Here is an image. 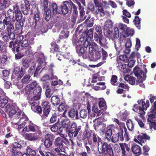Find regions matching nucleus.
I'll return each mask as SVG.
<instances>
[{"label": "nucleus", "mask_w": 156, "mask_h": 156, "mask_svg": "<svg viewBox=\"0 0 156 156\" xmlns=\"http://www.w3.org/2000/svg\"><path fill=\"white\" fill-rule=\"evenodd\" d=\"M86 39L83 41H73L74 46H77L76 47V52L80 56H82L84 58H88L89 56V51L87 48L90 44V42Z\"/></svg>", "instance_id": "obj_1"}, {"label": "nucleus", "mask_w": 156, "mask_h": 156, "mask_svg": "<svg viewBox=\"0 0 156 156\" xmlns=\"http://www.w3.org/2000/svg\"><path fill=\"white\" fill-rule=\"evenodd\" d=\"M63 2V5H61L59 8L56 2L52 3L51 6L53 14L55 15L58 14L65 15L69 12L73 2L66 1Z\"/></svg>", "instance_id": "obj_2"}, {"label": "nucleus", "mask_w": 156, "mask_h": 156, "mask_svg": "<svg viewBox=\"0 0 156 156\" xmlns=\"http://www.w3.org/2000/svg\"><path fill=\"white\" fill-rule=\"evenodd\" d=\"M144 68V71L140 69L137 66H136L133 69V72L135 76L138 79L136 81V84H138L140 83H142L144 80H145L146 77V73L147 72V69L146 68V65L144 64L143 65Z\"/></svg>", "instance_id": "obj_3"}, {"label": "nucleus", "mask_w": 156, "mask_h": 156, "mask_svg": "<svg viewBox=\"0 0 156 156\" xmlns=\"http://www.w3.org/2000/svg\"><path fill=\"white\" fill-rule=\"evenodd\" d=\"M125 133L123 136L124 131L123 130L120 128L118 129L117 133L113 134L111 137V140L112 142L115 143L119 140L120 141H123L125 140L126 141H127L129 140V134L126 128L124 127Z\"/></svg>", "instance_id": "obj_4"}, {"label": "nucleus", "mask_w": 156, "mask_h": 156, "mask_svg": "<svg viewBox=\"0 0 156 156\" xmlns=\"http://www.w3.org/2000/svg\"><path fill=\"white\" fill-rule=\"evenodd\" d=\"M5 18L3 21L5 25L7 26L6 29V33L10 37V39L12 40H14L15 38V35L14 33V26L12 23V19L6 16V14L5 15Z\"/></svg>", "instance_id": "obj_5"}, {"label": "nucleus", "mask_w": 156, "mask_h": 156, "mask_svg": "<svg viewBox=\"0 0 156 156\" xmlns=\"http://www.w3.org/2000/svg\"><path fill=\"white\" fill-rule=\"evenodd\" d=\"M98 149L99 153L103 154L104 156H114L112 147L106 142L101 143V145L98 146Z\"/></svg>", "instance_id": "obj_6"}, {"label": "nucleus", "mask_w": 156, "mask_h": 156, "mask_svg": "<svg viewBox=\"0 0 156 156\" xmlns=\"http://www.w3.org/2000/svg\"><path fill=\"white\" fill-rule=\"evenodd\" d=\"M138 104L134 105L133 107L136 109L133 108L132 110L135 112H136L138 110H139V113L140 115L144 114L145 112L144 110H146L149 107L150 104L149 100H147L146 102H145L143 99H141L137 101Z\"/></svg>", "instance_id": "obj_7"}, {"label": "nucleus", "mask_w": 156, "mask_h": 156, "mask_svg": "<svg viewBox=\"0 0 156 156\" xmlns=\"http://www.w3.org/2000/svg\"><path fill=\"white\" fill-rule=\"evenodd\" d=\"M82 126L73 122L71 124L70 129L68 132V135L69 137H76L78 134L81 131Z\"/></svg>", "instance_id": "obj_8"}, {"label": "nucleus", "mask_w": 156, "mask_h": 156, "mask_svg": "<svg viewBox=\"0 0 156 156\" xmlns=\"http://www.w3.org/2000/svg\"><path fill=\"white\" fill-rule=\"evenodd\" d=\"M63 141L59 137H57L54 141L55 145L57 147L55 149V151L58 153V154H61V152H65L66 151L65 146L63 144Z\"/></svg>", "instance_id": "obj_9"}, {"label": "nucleus", "mask_w": 156, "mask_h": 156, "mask_svg": "<svg viewBox=\"0 0 156 156\" xmlns=\"http://www.w3.org/2000/svg\"><path fill=\"white\" fill-rule=\"evenodd\" d=\"M5 107L6 111H9V117H12L14 116L15 119H18L20 117L21 112H16L15 107L13 105L8 104Z\"/></svg>", "instance_id": "obj_10"}, {"label": "nucleus", "mask_w": 156, "mask_h": 156, "mask_svg": "<svg viewBox=\"0 0 156 156\" xmlns=\"http://www.w3.org/2000/svg\"><path fill=\"white\" fill-rule=\"evenodd\" d=\"M97 33H94V40L101 47H105L106 46L107 42L106 38L104 37L102 34H97Z\"/></svg>", "instance_id": "obj_11"}, {"label": "nucleus", "mask_w": 156, "mask_h": 156, "mask_svg": "<svg viewBox=\"0 0 156 156\" xmlns=\"http://www.w3.org/2000/svg\"><path fill=\"white\" fill-rule=\"evenodd\" d=\"M41 107L43 109V114L41 115L42 118H46L48 116L51 111V108L49 103L46 101H44L41 103Z\"/></svg>", "instance_id": "obj_12"}, {"label": "nucleus", "mask_w": 156, "mask_h": 156, "mask_svg": "<svg viewBox=\"0 0 156 156\" xmlns=\"http://www.w3.org/2000/svg\"><path fill=\"white\" fill-rule=\"evenodd\" d=\"M55 137V136L51 133H48L45 135L44 145L45 147L49 148L52 146Z\"/></svg>", "instance_id": "obj_13"}, {"label": "nucleus", "mask_w": 156, "mask_h": 156, "mask_svg": "<svg viewBox=\"0 0 156 156\" xmlns=\"http://www.w3.org/2000/svg\"><path fill=\"white\" fill-rule=\"evenodd\" d=\"M42 133L41 131H38L37 133H26L23 135V136L26 140L30 141H36L38 139Z\"/></svg>", "instance_id": "obj_14"}, {"label": "nucleus", "mask_w": 156, "mask_h": 156, "mask_svg": "<svg viewBox=\"0 0 156 156\" xmlns=\"http://www.w3.org/2000/svg\"><path fill=\"white\" fill-rule=\"evenodd\" d=\"M25 73V70L23 69V68H21L20 69V67L17 66L15 67L13 70V74L12 75V77H13L15 78V76L14 75L17 76V79L18 80L20 79L23 76Z\"/></svg>", "instance_id": "obj_15"}, {"label": "nucleus", "mask_w": 156, "mask_h": 156, "mask_svg": "<svg viewBox=\"0 0 156 156\" xmlns=\"http://www.w3.org/2000/svg\"><path fill=\"white\" fill-rule=\"evenodd\" d=\"M23 3H22L20 5V8L23 13L25 15L28 14V11L30 8L29 1L28 0H23Z\"/></svg>", "instance_id": "obj_16"}, {"label": "nucleus", "mask_w": 156, "mask_h": 156, "mask_svg": "<svg viewBox=\"0 0 156 156\" xmlns=\"http://www.w3.org/2000/svg\"><path fill=\"white\" fill-rule=\"evenodd\" d=\"M114 32L108 30L107 31V36L108 38L112 40L117 38L119 36V33L118 28L117 27H114Z\"/></svg>", "instance_id": "obj_17"}, {"label": "nucleus", "mask_w": 156, "mask_h": 156, "mask_svg": "<svg viewBox=\"0 0 156 156\" xmlns=\"http://www.w3.org/2000/svg\"><path fill=\"white\" fill-rule=\"evenodd\" d=\"M41 17L40 16L39 12H35L34 13L33 16V24L34 25V27L36 28L37 26H38L41 23Z\"/></svg>", "instance_id": "obj_18"}, {"label": "nucleus", "mask_w": 156, "mask_h": 156, "mask_svg": "<svg viewBox=\"0 0 156 156\" xmlns=\"http://www.w3.org/2000/svg\"><path fill=\"white\" fill-rule=\"evenodd\" d=\"M28 120V119L27 117L25 115H24L23 116V117H21L17 123H15V124L16 125L20 124L18 126V129H20L25 126V125L27 124Z\"/></svg>", "instance_id": "obj_19"}, {"label": "nucleus", "mask_w": 156, "mask_h": 156, "mask_svg": "<svg viewBox=\"0 0 156 156\" xmlns=\"http://www.w3.org/2000/svg\"><path fill=\"white\" fill-rule=\"evenodd\" d=\"M88 58L91 61H95L100 59L101 55L99 51H95L94 53L93 52H89Z\"/></svg>", "instance_id": "obj_20"}, {"label": "nucleus", "mask_w": 156, "mask_h": 156, "mask_svg": "<svg viewBox=\"0 0 156 156\" xmlns=\"http://www.w3.org/2000/svg\"><path fill=\"white\" fill-rule=\"evenodd\" d=\"M92 139L93 142L91 141L88 140V143L89 145H92L94 144H97L98 145V146H99V143L100 142L102 143V140L98 136L97 134L95 133H94L92 134Z\"/></svg>", "instance_id": "obj_21"}, {"label": "nucleus", "mask_w": 156, "mask_h": 156, "mask_svg": "<svg viewBox=\"0 0 156 156\" xmlns=\"http://www.w3.org/2000/svg\"><path fill=\"white\" fill-rule=\"evenodd\" d=\"M37 126L32 123L27 125L23 129L22 132L24 133L29 132H34L36 131V128Z\"/></svg>", "instance_id": "obj_22"}, {"label": "nucleus", "mask_w": 156, "mask_h": 156, "mask_svg": "<svg viewBox=\"0 0 156 156\" xmlns=\"http://www.w3.org/2000/svg\"><path fill=\"white\" fill-rule=\"evenodd\" d=\"M68 116L71 119H74L75 117V119L78 120L80 119L78 116V111L73 108H71L68 112Z\"/></svg>", "instance_id": "obj_23"}, {"label": "nucleus", "mask_w": 156, "mask_h": 156, "mask_svg": "<svg viewBox=\"0 0 156 156\" xmlns=\"http://www.w3.org/2000/svg\"><path fill=\"white\" fill-rule=\"evenodd\" d=\"M30 77V74L25 75L21 80L22 83L20 85H18V88L20 89H21L23 87V84H26L29 83L31 80Z\"/></svg>", "instance_id": "obj_24"}, {"label": "nucleus", "mask_w": 156, "mask_h": 156, "mask_svg": "<svg viewBox=\"0 0 156 156\" xmlns=\"http://www.w3.org/2000/svg\"><path fill=\"white\" fill-rule=\"evenodd\" d=\"M42 92V88L40 86L37 87L33 92V95H34L36 100H39L41 98Z\"/></svg>", "instance_id": "obj_25"}, {"label": "nucleus", "mask_w": 156, "mask_h": 156, "mask_svg": "<svg viewBox=\"0 0 156 156\" xmlns=\"http://www.w3.org/2000/svg\"><path fill=\"white\" fill-rule=\"evenodd\" d=\"M25 94L26 97L27 99L28 102L32 100H36L34 95H33L32 91L29 90H27L25 89Z\"/></svg>", "instance_id": "obj_26"}, {"label": "nucleus", "mask_w": 156, "mask_h": 156, "mask_svg": "<svg viewBox=\"0 0 156 156\" xmlns=\"http://www.w3.org/2000/svg\"><path fill=\"white\" fill-rule=\"evenodd\" d=\"M13 147L12 150V156H16V153L22 147L21 145L18 143L15 142L12 144Z\"/></svg>", "instance_id": "obj_27"}, {"label": "nucleus", "mask_w": 156, "mask_h": 156, "mask_svg": "<svg viewBox=\"0 0 156 156\" xmlns=\"http://www.w3.org/2000/svg\"><path fill=\"white\" fill-rule=\"evenodd\" d=\"M129 61V58L126 55H120L116 59L117 63L119 64L122 62L127 63Z\"/></svg>", "instance_id": "obj_28"}, {"label": "nucleus", "mask_w": 156, "mask_h": 156, "mask_svg": "<svg viewBox=\"0 0 156 156\" xmlns=\"http://www.w3.org/2000/svg\"><path fill=\"white\" fill-rule=\"evenodd\" d=\"M61 124L63 128H65L66 130H69L71 125V122L68 118L64 119L62 120Z\"/></svg>", "instance_id": "obj_29"}, {"label": "nucleus", "mask_w": 156, "mask_h": 156, "mask_svg": "<svg viewBox=\"0 0 156 156\" xmlns=\"http://www.w3.org/2000/svg\"><path fill=\"white\" fill-rule=\"evenodd\" d=\"M131 150L133 152L138 156L141 154V149L140 146L136 144L133 146L131 148Z\"/></svg>", "instance_id": "obj_30"}, {"label": "nucleus", "mask_w": 156, "mask_h": 156, "mask_svg": "<svg viewBox=\"0 0 156 156\" xmlns=\"http://www.w3.org/2000/svg\"><path fill=\"white\" fill-rule=\"evenodd\" d=\"M58 111L60 112H63L62 116L65 117L66 113L67 110V106L66 103H62L58 108Z\"/></svg>", "instance_id": "obj_31"}, {"label": "nucleus", "mask_w": 156, "mask_h": 156, "mask_svg": "<svg viewBox=\"0 0 156 156\" xmlns=\"http://www.w3.org/2000/svg\"><path fill=\"white\" fill-rule=\"evenodd\" d=\"M96 9V11L93 12L94 14L96 15L99 14V16L101 17H103L105 16V12L102 6L97 7Z\"/></svg>", "instance_id": "obj_32"}, {"label": "nucleus", "mask_w": 156, "mask_h": 156, "mask_svg": "<svg viewBox=\"0 0 156 156\" xmlns=\"http://www.w3.org/2000/svg\"><path fill=\"white\" fill-rule=\"evenodd\" d=\"M88 48L89 52H92L93 51H99L98 46L94 42L89 44Z\"/></svg>", "instance_id": "obj_33"}, {"label": "nucleus", "mask_w": 156, "mask_h": 156, "mask_svg": "<svg viewBox=\"0 0 156 156\" xmlns=\"http://www.w3.org/2000/svg\"><path fill=\"white\" fill-rule=\"evenodd\" d=\"M137 139L141 142L144 143V140H150V137L145 133H141L137 137Z\"/></svg>", "instance_id": "obj_34"}, {"label": "nucleus", "mask_w": 156, "mask_h": 156, "mask_svg": "<svg viewBox=\"0 0 156 156\" xmlns=\"http://www.w3.org/2000/svg\"><path fill=\"white\" fill-rule=\"evenodd\" d=\"M50 129L52 132H58V133H62L63 131L62 127L58 126L55 123L51 126Z\"/></svg>", "instance_id": "obj_35"}, {"label": "nucleus", "mask_w": 156, "mask_h": 156, "mask_svg": "<svg viewBox=\"0 0 156 156\" xmlns=\"http://www.w3.org/2000/svg\"><path fill=\"white\" fill-rule=\"evenodd\" d=\"M120 146L122 154L124 155L127 156V154L128 153L125 150H126L128 152L130 150V148L129 147L128 144L126 143L122 144H120Z\"/></svg>", "instance_id": "obj_36"}, {"label": "nucleus", "mask_w": 156, "mask_h": 156, "mask_svg": "<svg viewBox=\"0 0 156 156\" xmlns=\"http://www.w3.org/2000/svg\"><path fill=\"white\" fill-rule=\"evenodd\" d=\"M25 20L23 19L22 20L20 21L16 22L15 23V28L18 30H19V32H20V33L22 32L23 29V26L24 22H25Z\"/></svg>", "instance_id": "obj_37"}, {"label": "nucleus", "mask_w": 156, "mask_h": 156, "mask_svg": "<svg viewBox=\"0 0 156 156\" xmlns=\"http://www.w3.org/2000/svg\"><path fill=\"white\" fill-rule=\"evenodd\" d=\"M134 33V31L133 30H131L129 27H127L126 30H124L122 36L124 37H126L129 36H132Z\"/></svg>", "instance_id": "obj_38"}, {"label": "nucleus", "mask_w": 156, "mask_h": 156, "mask_svg": "<svg viewBox=\"0 0 156 156\" xmlns=\"http://www.w3.org/2000/svg\"><path fill=\"white\" fill-rule=\"evenodd\" d=\"M84 23L85 24L86 27H92L94 24V20L92 18H88L85 20Z\"/></svg>", "instance_id": "obj_39"}, {"label": "nucleus", "mask_w": 156, "mask_h": 156, "mask_svg": "<svg viewBox=\"0 0 156 156\" xmlns=\"http://www.w3.org/2000/svg\"><path fill=\"white\" fill-rule=\"evenodd\" d=\"M124 79L131 85H134L135 84L136 79L133 76L128 75L124 77Z\"/></svg>", "instance_id": "obj_40"}, {"label": "nucleus", "mask_w": 156, "mask_h": 156, "mask_svg": "<svg viewBox=\"0 0 156 156\" xmlns=\"http://www.w3.org/2000/svg\"><path fill=\"white\" fill-rule=\"evenodd\" d=\"M38 100H32L28 102L29 104L30 105L32 110L34 112H35V109L38 106L39 103L37 101Z\"/></svg>", "instance_id": "obj_41"}, {"label": "nucleus", "mask_w": 156, "mask_h": 156, "mask_svg": "<svg viewBox=\"0 0 156 156\" xmlns=\"http://www.w3.org/2000/svg\"><path fill=\"white\" fill-rule=\"evenodd\" d=\"M37 85V83L36 81L34 80L30 84L27 85L25 89H26L27 90L32 91L36 87Z\"/></svg>", "instance_id": "obj_42"}, {"label": "nucleus", "mask_w": 156, "mask_h": 156, "mask_svg": "<svg viewBox=\"0 0 156 156\" xmlns=\"http://www.w3.org/2000/svg\"><path fill=\"white\" fill-rule=\"evenodd\" d=\"M60 101V98L57 96H53L51 97V102L54 106L58 105Z\"/></svg>", "instance_id": "obj_43"}, {"label": "nucleus", "mask_w": 156, "mask_h": 156, "mask_svg": "<svg viewBox=\"0 0 156 156\" xmlns=\"http://www.w3.org/2000/svg\"><path fill=\"white\" fill-rule=\"evenodd\" d=\"M69 32L67 30H63L61 32V34L59 36V41L60 40L67 38L69 36Z\"/></svg>", "instance_id": "obj_44"}, {"label": "nucleus", "mask_w": 156, "mask_h": 156, "mask_svg": "<svg viewBox=\"0 0 156 156\" xmlns=\"http://www.w3.org/2000/svg\"><path fill=\"white\" fill-rule=\"evenodd\" d=\"M51 48L54 50V53L60 52V48L58 46L55 42L53 41L51 44Z\"/></svg>", "instance_id": "obj_45"}, {"label": "nucleus", "mask_w": 156, "mask_h": 156, "mask_svg": "<svg viewBox=\"0 0 156 156\" xmlns=\"http://www.w3.org/2000/svg\"><path fill=\"white\" fill-rule=\"evenodd\" d=\"M140 18L137 16H135L133 20L134 24L139 30L140 29Z\"/></svg>", "instance_id": "obj_46"}, {"label": "nucleus", "mask_w": 156, "mask_h": 156, "mask_svg": "<svg viewBox=\"0 0 156 156\" xmlns=\"http://www.w3.org/2000/svg\"><path fill=\"white\" fill-rule=\"evenodd\" d=\"M69 12H72V15L78 16V11L77 10V8L76 5L73 2L70 10Z\"/></svg>", "instance_id": "obj_47"}, {"label": "nucleus", "mask_w": 156, "mask_h": 156, "mask_svg": "<svg viewBox=\"0 0 156 156\" xmlns=\"http://www.w3.org/2000/svg\"><path fill=\"white\" fill-rule=\"evenodd\" d=\"M113 23L112 21L109 19H107L105 23V29H106L112 28L113 26Z\"/></svg>", "instance_id": "obj_48"}, {"label": "nucleus", "mask_w": 156, "mask_h": 156, "mask_svg": "<svg viewBox=\"0 0 156 156\" xmlns=\"http://www.w3.org/2000/svg\"><path fill=\"white\" fill-rule=\"evenodd\" d=\"M84 7L79 9L80 13V19L82 21L85 19L87 16L85 15V11L84 10Z\"/></svg>", "instance_id": "obj_49"}, {"label": "nucleus", "mask_w": 156, "mask_h": 156, "mask_svg": "<svg viewBox=\"0 0 156 156\" xmlns=\"http://www.w3.org/2000/svg\"><path fill=\"white\" fill-rule=\"evenodd\" d=\"M39 152L41 156H57L54 153L49 152H44L41 149L39 151Z\"/></svg>", "instance_id": "obj_50"}, {"label": "nucleus", "mask_w": 156, "mask_h": 156, "mask_svg": "<svg viewBox=\"0 0 156 156\" xmlns=\"http://www.w3.org/2000/svg\"><path fill=\"white\" fill-rule=\"evenodd\" d=\"M58 119L57 114L55 112H54L52 114L50 118V122L51 123H54L57 122H58L57 121Z\"/></svg>", "instance_id": "obj_51"}, {"label": "nucleus", "mask_w": 156, "mask_h": 156, "mask_svg": "<svg viewBox=\"0 0 156 156\" xmlns=\"http://www.w3.org/2000/svg\"><path fill=\"white\" fill-rule=\"evenodd\" d=\"M88 113L86 109H82L81 110L79 113L80 117L83 119L86 118L87 116Z\"/></svg>", "instance_id": "obj_52"}, {"label": "nucleus", "mask_w": 156, "mask_h": 156, "mask_svg": "<svg viewBox=\"0 0 156 156\" xmlns=\"http://www.w3.org/2000/svg\"><path fill=\"white\" fill-rule=\"evenodd\" d=\"M126 125L127 127L129 130L132 131L133 130L134 128V125L132 121L131 120H128L126 122Z\"/></svg>", "instance_id": "obj_53"}, {"label": "nucleus", "mask_w": 156, "mask_h": 156, "mask_svg": "<svg viewBox=\"0 0 156 156\" xmlns=\"http://www.w3.org/2000/svg\"><path fill=\"white\" fill-rule=\"evenodd\" d=\"M23 50L24 51L23 52L24 55L29 54L32 51L31 47L30 46L26 47L23 48Z\"/></svg>", "instance_id": "obj_54"}, {"label": "nucleus", "mask_w": 156, "mask_h": 156, "mask_svg": "<svg viewBox=\"0 0 156 156\" xmlns=\"http://www.w3.org/2000/svg\"><path fill=\"white\" fill-rule=\"evenodd\" d=\"M6 16L12 20L14 17L15 13L11 9L8 10L6 12Z\"/></svg>", "instance_id": "obj_55"}, {"label": "nucleus", "mask_w": 156, "mask_h": 156, "mask_svg": "<svg viewBox=\"0 0 156 156\" xmlns=\"http://www.w3.org/2000/svg\"><path fill=\"white\" fill-rule=\"evenodd\" d=\"M22 65L23 66L22 68L27 69L29 66V64L27 59H22Z\"/></svg>", "instance_id": "obj_56"}, {"label": "nucleus", "mask_w": 156, "mask_h": 156, "mask_svg": "<svg viewBox=\"0 0 156 156\" xmlns=\"http://www.w3.org/2000/svg\"><path fill=\"white\" fill-rule=\"evenodd\" d=\"M8 2L6 0H0V5L1 8L3 9L6 8L8 6Z\"/></svg>", "instance_id": "obj_57"}, {"label": "nucleus", "mask_w": 156, "mask_h": 156, "mask_svg": "<svg viewBox=\"0 0 156 156\" xmlns=\"http://www.w3.org/2000/svg\"><path fill=\"white\" fill-rule=\"evenodd\" d=\"M18 44H21V47L23 48L30 46L28 44V40L26 39H24L22 41H19Z\"/></svg>", "instance_id": "obj_58"}, {"label": "nucleus", "mask_w": 156, "mask_h": 156, "mask_svg": "<svg viewBox=\"0 0 156 156\" xmlns=\"http://www.w3.org/2000/svg\"><path fill=\"white\" fill-rule=\"evenodd\" d=\"M26 151L27 154L29 155H36L35 151L30 147H27Z\"/></svg>", "instance_id": "obj_59"}, {"label": "nucleus", "mask_w": 156, "mask_h": 156, "mask_svg": "<svg viewBox=\"0 0 156 156\" xmlns=\"http://www.w3.org/2000/svg\"><path fill=\"white\" fill-rule=\"evenodd\" d=\"M115 128V126L113 124H111L107 126L106 128V133H110L112 134V130Z\"/></svg>", "instance_id": "obj_60"}, {"label": "nucleus", "mask_w": 156, "mask_h": 156, "mask_svg": "<svg viewBox=\"0 0 156 156\" xmlns=\"http://www.w3.org/2000/svg\"><path fill=\"white\" fill-rule=\"evenodd\" d=\"M8 102V100L6 98L1 99L0 100V106L2 108L4 107Z\"/></svg>", "instance_id": "obj_61"}, {"label": "nucleus", "mask_w": 156, "mask_h": 156, "mask_svg": "<svg viewBox=\"0 0 156 156\" xmlns=\"http://www.w3.org/2000/svg\"><path fill=\"white\" fill-rule=\"evenodd\" d=\"M155 115L152 113L148 115L147 121L148 122L151 123V122H154V121H155L154 119L155 118Z\"/></svg>", "instance_id": "obj_62"}, {"label": "nucleus", "mask_w": 156, "mask_h": 156, "mask_svg": "<svg viewBox=\"0 0 156 156\" xmlns=\"http://www.w3.org/2000/svg\"><path fill=\"white\" fill-rule=\"evenodd\" d=\"M96 32L95 33L98 34H102V28L101 26L99 25H95L94 26Z\"/></svg>", "instance_id": "obj_63"}, {"label": "nucleus", "mask_w": 156, "mask_h": 156, "mask_svg": "<svg viewBox=\"0 0 156 156\" xmlns=\"http://www.w3.org/2000/svg\"><path fill=\"white\" fill-rule=\"evenodd\" d=\"M23 16L21 12L15 13V20L17 22L20 21L22 20Z\"/></svg>", "instance_id": "obj_64"}]
</instances>
